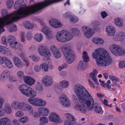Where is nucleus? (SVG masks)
Returning <instances> with one entry per match:
<instances>
[{"instance_id":"obj_18","label":"nucleus","mask_w":125,"mask_h":125,"mask_svg":"<svg viewBox=\"0 0 125 125\" xmlns=\"http://www.w3.org/2000/svg\"><path fill=\"white\" fill-rule=\"evenodd\" d=\"M106 30L108 36H111L114 35L115 30L114 27L110 26H108L106 28Z\"/></svg>"},{"instance_id":"obj_30","label":"nucleus","mask_w":125,"mask_h":125,"mask_svg":"<svg viewBox=\"0 0 125 125\" xmlns=\"http://www.w3.org/2000/svg\"><path fill=\"white\" fill-rule=\"evenodd\" d=\"M4 110L5 112L8 114H10L11 112V108L8 104L5 105Z\"/></svg>"},{"instance_id":"obj_1","label":"nucleus","mask_w":125,"mask_h":125,"mask_svg":"<svg viewBox=\"0 0 125 125\" xmlns=\"http://www.w3.org/2000/svg\"><path fill=\"white\" fill-rule=\"evenodd\" d=\"M74 90L76 95L77 97L81 104H76L75 105V110L84 113L86 112V109L88 111H91L93 106L90 107L92 103H94V100L91 95L82 85L77 84L74 87Z\"/></svg>"},{"instance_id":"obj_15","label":"nucleus","mask_w":125,"mask_h":125,"mask_svg":"<svg viewBox=\"0 0 125 125\" xmlns=\"http://www.w3.org/2000/svg\"><path fill=\"white\" fill-rule=\"evenodd\" d=\"M42 81L43 83L46 87H48L52 83V78L48 75H45L42 79Z\"/></svg>"},{"instance_id":"obj_62","label":"nucleus","mask_w":125,"mask_h":125,"mask_svg":"<svg viewBox=\"0 0 125 125\" xmlns=\"http://www.w3.org/2000/svg\"><path fill=\"white\" fill-rule=\"evenodd\" d=\"M40 69V68L38 66H35L34 68L36 72H39Z\"/></svg>"},{"instance_id":"obj_44","label":"nucleus","mask_w":125,"mask_h":125,"mask_svg":"<svg viewBox=\"0 0 125 125\" xmlns=\"http://www.w3.org/2000/svg\"><path fill=\"white\" fill-rule=\"evenodd\" d=\"M21 1L20 0L17 1L15 3L14 8L15 9H17L21 6Z\"/></svg>"},{"instance_id":"obj_29","label":"nucleus","mask_w":125,"mask_h":125,"mask_svg":"<svg viewBox=\"0 0 125 125\" xmlns=\"http://www.w3.org/2000/svg\"><path fill=\"white\" fill-rule=\"evenodd\" d=\"M115 24L119 27H121L123 26V22L122 19L118 18H116L115 20Z\"/></svg>"},{"instance_id":"obj_20","label":"nucleus","mask_w":125,"mask_h":125,"mask_svg":"<svg viewBox=\"0 0 125 125\" xmlns=\"http://www.w3.org/2000/svg\"><path fill=\"white\" fill-rule=\"evenodd\" d=\"M38 111L40 114L44 116H47L49 113L48 109L47 108L44 107L38 108Z\"/></svg>"},{"instance_id":"obj_8","label":"nucleus","mask_w":125,"mask_h":125,"mask_svg":"<svg viewBox=\"0 0 125 125\" xmlns=\"http://www.w3.org/2000/svg\"><path fill=\"white\" fill-rule=\"evenodd\" d=\"M7 15V14L2 18L0 17V34L4 31V26L12 23L9 17H8V19H6L5 18Z\"/></svg>"},{"instance_id":"obj_39","label":"nucleus","mask_w":125,"mask_h":125,"mask_svg":"<svg viewBox=\"0 0 125 125\" xmlns=\"http://www.w3.org/2000/svg\"><path fill=\"white\" fill-rule=\"evenodd\" d=\"M72 15L71 13L69 11L66 12L63 14L62 15V17L64 18H69L70 19L72 17Z\"/></svg>"},{"instance_id":"obj_27","label":"nucleus","mask_w":125,"mask_h":125,"mask_svg":"<svg viewBox=\"0 0 125 125\" xmlns=\"http://www.w3.org/2000/svg\"><path fill=\"white\" fill-rule=\"evenodd\" d=\"M43 37L41 34L36 33L33 39L37 42H41L43 39Z\"/></svg>"},{"instance_id":"obj_60","label":"nucleus","mask_w":125,"mask_h":125,"mask_svg":"<svg viewBox=\"0 0 125 125\" xmlns=\"http://www.w3.org/2000/svg\"><path fill=\"white\" fill-rule=\"evenodd\" d=\"M64 124L65 125H72V123L68 120L65 121L64 122Z\"/></svg>"},{"instance_id":"obj_50","label":"nucleus","mask_w":125,"mask_h":125,"mask_svg":"<svg viewBox=\"0 0 125 125\" xmlns=\"http://www.w3.org/2000/svg\"><path fill=\"white\" fill-rule=\"evenodd\" d=\"M69 116H68L67 117V119L71 121H73L75 120L74 117L73 116L70 114H68Z\"/></svg>"},{"instance_id":"obj_51","label":"nucleus","mask_w":125,"mask_h":125,"mask_svg":"<svg viewBox=\"0 0 125 125\" xmlns=\"http://www.w3.org/2000/svg\"><path fill=\"white\" fill-rule=\"evenodd\" d=\"M24 113L21 111H18L16 113L15 116L17 117H21L23 115Z\"/></svg>"},{"instance_id":"obj_45","label":"nucleus","mask_w":125,"mask_h":125,"mask_svg":"<svg viewBox=\"0 0 125 125\" xmlns=\"http://www.w3.org/2000/svg\"><path fill=\"white\" fill-rule=\"evenodd\" d=\"M8 58L4 57H0V64H2L4 63H5Z\"/></svg>"},{"instance_id":"obj_54","label":"nucleus","mask_w":125,"mask_h":125,"mask_svg":"<svg viewBox=\"0 0 125 125\" xmlns=\"http://www.w3.org/2000/svg\"><path fill=\"white\" fill-rule=\"evenodd\" d=\"M7 78L2 73L0 75V80L1 81H5Z\"/></svg>"},{"instance_id":"obj_6","label":"nucleus","mask_w":125,"mask_h":125,"mask_svg":"<svg viewBox=\"0 0 125 125\" xmlns=\"http://www.w3.org/2000/svg\"><path fill=\"white\" fill-rule=\"evenodd\" d=\"M109 48L111 52L115 56L121 55L125 54V50L119 45H111Z\"/></svg>"},{"instance_id":"obj_47","label":"nucleus","mask_w":125,"mask_h":125,"mask_svg":"<svg viewBox=\"0 0 125 125\" xmlns=\"http://www.w3.org/2000/svg\"><path fill=\"white\" fill-rule=\"evenodd\" d=\"M13 0H9L7 1L6 5L9 8H11L13 4Z\"/></svg>"},{"instance_id":"obj_34","label":"nucleus","mask_w":125,"mask_h":125,"mask_svg":"<svg viewBox=\"0 0 125 125\" xmlns=\"http://www.w3.org/2000/svg\"><path fill=\"white\" fill-rule=\"evenodd\" d=\"M54 56L56 58H58L61 56V54L58 50L56 51H55L53 52Z\"/></svg>"},{"instance_id":"obj_7","label":"nucleus","mask_w":125,"mask_h":125,"mask_svg":"<svg viewBox=\"0 0 125 125\" xmlns=\"http://www.w3.org/2000/svg\"><path fill=\"white\" fill-rule=\"evenodd\" d=\"M82 57L83 61H81L79 62L77 67L78 69L81 70L84 69L85 67L86 62H87L89 60V57L85 51L83 52Z\"/></svg>"},{"instance_id":"obj_13","label":"nucleus","mask_w":125,"mask_h":125,"mask_svg":"<svg viewBox=\"0 0 125 125\" xmlns=\"http://www.w3.org/2000/svg\"><path fill=\"white\" fill-rule=\"evenodd\" d=\"M49 22L52 27L57 28L62 26V24L59 21L55 19H52L50 20Z\"/></svg>"},{"instance_id":"obj_63","label":"nucleus","mask_w":125,"mask_h":125,"mask_svg":"<svg viewBox=\"0 0 125 125\" xmlns=\"http://www.w3.org/2000/svg\"><path fill=\"white\" fill-rule=\"evenodd\" d=\"M39 58L38 57H36L35 56H33L32 57V59L34 61H37L39 60Z\"/></svg>"},{"instance_id":"obj_16","label":"nucleus","mask_w":125,"mask_h":125,"mask_svg":"<svg viewBox=\"0 0 125 125\" xmlns=\"http://www.w3.org/2000/svg\"><path fill=\"white\" fill-rule=\"evenodd\" d=\"M8 41L11 47L16 48V44L17 43V41L15 42V38L14 37L12 36H9L7 38Z\"/></svg>"},{"instance_id":"obj_33","label":"nucleus","mask_w":125,"mask_h":125,"mask_svg":"<svg viewBox=\"0 0 125 125\" xmlns=\"http://www.w3.org/2000/svg\"><path fill=\"white\" fill-rule=\"evenodd\" d=\"M40 120L41 124H44L47 123L48 119L46 117H42L40 118Z\"/></svg>"},{"instance_id":"obj_11","label":"nucleus","mask_w":125,"mask_h":125,"mask_svg":"<svg viewBox=\"0 0 125 125\" xmlns=\"http://www.w3.org/2000/svg\"><path fill=\"white\" fill-rule=\"evenodd\" d=\"M87 26H84L82 28V31L84 32V34L85 36L87 38H89L93 35L94 32L91 28L87 30Z\"/></svg>"},{"instance_id":"obj_55","label":"nucleus","mask_w":125,"mask_h":125,"mask_svg":"<svg viewBox=\"0 0 125 125\" xmlns=\"http://www.w3.org/2000/svg\"><path fill=\"white\" fill-rule=\"evenodd\" d=\"M36 89L39 92H42L43 90L42 85H39L38 86L36 87Z\"/></svg>"},{"instance_id":"obj_5","label":"nucleus","mask_w":125,"mask_h":125,"mask_svg":"<svg viewBox=\"0 0 125 125\" xmlns=\"http://www.w3.org/2000/svg\"><path fill=\"white\" fill-rule=\"evenodd\" d=\"M56 40L58 41L66 42L72 39L73 35L70 32L63 30L58 32L56 34Z\"/></svg>"},{"instance_id":"obj_24","label":"nucleus","mask_w":125,"mask_h":125,"mask_svg":"<svg viewBox=\"0 0 125 125\" xmlns=\"http://www.w3.org/2000/svg\"><path fill=\"white\" fill-rule=\"evenodd\" d=\"M40 67H42V69L45 72L48 71V68L50 69H52L53 68V67L52 65H49L48 66V64L47 63L46 64L45 63L41 64Z\"/></svg>"},{"instance_id":"obj_14","label":"nucleus","mask_w":125,"mask_h":125,"mask_svg":"<svg viewBox=\"0 0 125 125\" xmlns=\"http://www.w3.org/2000/svg\"><path fill=\"white\" fill-rule=\"evenodd\" d=\"M25 103L18 101H14L11 104V106L14 109L23 110Z\"/></svg>"},{"instance_id":"obj_3","label":"nucleus","mask_w":125,"mask_h":125,"mask_svg":"<svg viewBox=\"0 0 125 125\" xmlns=\"http://www.w3.org/2000/svg\"><path fill=\"white\" fill-rule=\"evenodd\" d=\"M94 58L96 60V63L99 66H106L110 64L112 59L107 51L104 49L100 48L96 49L92 53Z\"/></svg>"},{"instance_id":"obj_53","label":"nucleus","mask_w":125,"mask_h":125,"mask_svg":"<svg viewBox=\"0 0 125 125\" xmlns=\"http://www.w3.org/2000/svg\"><path fill=\"white\" fill-rule=\"evenodd\" d=\"M1 41L3 44L5 45H7V43L6 42V39L5 36H3L1 38Z\"/></svg>"},{"instance_id":"obj_32","label":"nucleus","mask_w":125,"mask_h":125,"mask_svg":"<svg viewBox=\"0 0 125 125\" xmlns=\"http://www.w3.org/2000/svg\"><path fill=\"white\" fill-rule=\"evenodd\" d=\"M60 84L62 88H66L68 87L69 83V82L67 81L64 80L61 82Z\"/></svg>"},{"instance_id":"obj_58","label":"nucleus","mask_w":125,"mask_h":125,"mask_svg":"<svg viewBox=\"0 0 125 125\" xmlns=\"http://www.w3.org/2000/svg\"><path fill=\"white\" fill-rule=\"evenodd\" d=\"M98 41H99L98 38H94L92 39L93 42L96 44H98Z\"/></svg>"},{"instance_id":"obj_25","label":"nucleus","mask_w":125,"mask_h":125,"mask_svg":"<svg viewBox=\"0 0 125 125\" xmlns=\"http://www.w3.org/2000/svg\"><path fill=\"white\" fill-rule=\"evenodd\" d=\"M23 25L25 28L27 29H32L34 27L33 25L28 21L24 22Z\"/></svg>"},{"instance_id":"obj_49","label":"nucleus","mask_w":125,"mask_h":125,"mask_svg":"<svg viewBox=\"0 0 125 125\" xmlns=\"http://www.w3.org/2000/svg\"><path fill=\"white\" fill-rule=\"evenodd\" d=\"M117 37L121 38L122 39H123L125 37L124 33L123 32H120L118 33V34L116 35Z\"/></svg>"},{"instance_id":"obj_22","label":"nucleus","mask_w":125,"mask_h":125,"mask_svg":"<svg viewBox=\"0 0 125 125\" xmlns=\"http://www.w3.org/2000/svg\"><path fill=\"white\" fill-rule=\"evenodd\" d=\"M42 31L46 35L47 39H49L50 38L49 35L51 33L52 31H50L48 28L45 26L43 27L42 29Z\"/></svg>"},{"instance_id":"obj_43","label":"nucleus","mask_w":125,"mask_h":125,"mask_svg":"<svg viewBox=\"0 0 125 125\" xmlns=\"http://www.w3.org/2000/svg\"><path fill=\"white\" fill-rule=\"evenodd\" d=\"M1 73L7 78L10 76V72L7 70H6L3 72Z\"/></svg>"},{"instance_id":"obj_19","label":"nucleus","mask_w":125,"mask_h":125,"mask_svg":"<svg viewBox=\"0 0 125 125\" xmlns=\"http://www.w3.org/2000/svg\"><path fill=\"white\" fill-rule=\"evenodd\" d=\"M13 60L16 66L19 67H22L23 66V64L21 61L16 57H13Z\"/></svg>"},{"instance_id":"obj_42","label":"nucleus","mask_w":125,"mask_h":125,"mask_svg":"<svg viewBox=\"0 0 125 125\" xmlns=\"http://www.w3.org/2000/svg\"><path fill=\"white\" fill-rule=\"evenodd\" d=\"M17 30V28L15 25L10 27L9 28V31L10 32L15 31Z\"/></svg>"},{"instance_id":"obj_9","label":"nucleus","mask_w":125,"mask_h":125,"mask_svg":"<svg viewBox=\"0 0 125 125\" xmlns=\"http://www.w3.org/2000/svg\"><path fill=\"white\" fill-rule=\"evenodd\" d=\"M38 51L42 56L45 57V59L49 60V57L51 55V54L49 50L45 47L41 46L39 47Z\"/></svg>"},{"instance_id":"obj_28","label":"nucleus","mask_w":125,"mask_h":125,"mask_svg":"<svg viewBox=\"0 0 125 125\" xmlns=\"http://www.w3.org/2000/svg\"><path fill=\"white\" fill-rule=\"evenodd\" d=\"M23 110L29 111L30 114L31 115L33 114V109L28 104H25V106H24Z\"/></svg>"},{"instance_id":"obj_40","label":"nucleus","mask_w":125,"mask_h":125,"mask_svg":"<svg viewBox=\"0 0 125 125\" xmlns=\"http://www.w3.org/2000/svg\"><path fill=\"white\" fill-rule=\"evenodd\" d=\"M28 119L27 117H22L19 118V121L22 123H25L26 122Z\"/></svg>"},{"instance_id":"obj_35","label":"nucleus","mask_w":125,"mask_h":125,"mask_svg":"<svg viewBox=\"0 0 125 125\" xmlns=\"http://www.w3.org/2000/svg\"><path fill=\"white\" fill-rule=\"evenodd\" d=\"M7 66L9 68H11L13 67L12 63L9 59H8L5 63Z\"/></svg>"},{"instance_id":"obj_56","label":"nucleus","mask_w":125,"mask_h":125,"mask_svg":"<svg viewBox=\"0 0 125 125\" xmlns=\"http://www.w3.org/2000/svg\"><path fill=\"white\" fill-rule=\"evenodd\" d=\"M50 49L52 53L55 51H56L58 50L55 47L54 45L51 46L50 47Z\"/></svg>"},{"instance_id":"obj_57","label":"nucleus","mask_w":125,"mask_h":125,"mask_svg":"<svg viewBox=\"0 0 125 125\" xmlns=\"http://www.w3.org/2000/svg\"><path fill=\"white\" fill-rule=\"evenodd\" d=\"M101 15L103 18H105L108 15L107 13L105 11L101 12Z\"/></svg>"},{"instance_id":"obj_59","label":"nucleus","mask_w":125,"mask_h":125,"mask_svg":"<svg viewBox=\"0 0 125 125\" xmlns=\"http://www.w3.org/2000/svg\"><path fill=\"white\" fill-rule=\"evenodd\" d=\"M119 67L122 68L125 67V63L123 62H121L119 63Z\"/></svg>"},{"instance_id":"obj_26","label":"nucleus","mask_w":125,"mask_h":125,"mask_svg":"<svg viewBox=\"0 0 125 125\" xmlns=\"http://www.w3.org/2000/svg\"><path fill=\"white\" fill-rule=\"evenodd\" d=\"M0 52L4 54L6 53L9 55L11 54V53L10 52L9 50L7 48L1 45H0Z\"/></svg>"},{"instance_id":"obj_36","label":"nucleus","mask_w":125,"mask_h":125,"mask_svg":"<svg viewBox=\"0 0 125 125\" xmlns=\"http://www.w3.org/2000/svg\"><path fill=\"white\" fill-rule=\"evenodd\" d=\"M71 32L73 34H74V35H79L80 32L79 31L77 28H73L71 30Z\"/></svg>"},{"instance_id":"obj_31","label":"nucleus","mask_w":125,"mask_h":125,"mask_svg":"<svg viewBox=\"0 0 125 125\" xmlns=\"http://www.w3.org/2000/svg\"><path fill=\"white\" fill-rule=\"evenodd\" d=\"M4 100L2 98H0V116H2L4 115V113L1 110L2 105L3 104Z\"/></svg>"},{"instance_id":"obj_61","label":"nucleus","mask_w":125,"mask_h":125,"mask_svg":"<svg viewBox=\"0 0 125 125\" xmlns=\"http://www.w3.org/2000/svg\"><path fill=\"white\" fill-rule=\"evenodd\" d=\"M9 80L11 81H16V77L15 76H11L9 78Z\"/></svg>"},{"instance_id":"obj_23","label":"nucleus","mask_w":125,"mask_h":125,"mask_svg":"<svg viewBox=\"0 0 125 125\" xmlns=\"http://www.w3.org/2000/svg\"><path fill=\"white\" fill-rule=\"evenodd\" d=\"M10 120L7 117L4 118L0 120V125H11L10 123Z\"/></svg>"},{"instance_id":"obj_17","label":"nucleus","mask_w":125,"mask_h":125,"mask_svg":"<svg viewBox=\"0 0 125 125\" xmlns=\"http://www.w3.org/2000/svg\"><path fill=\"white\" fill-rule=\"evenodd\" d=\"M24 80L25 83L29 85H31L34 84L35 82L33 78L29 76L24 77Z\"/></svg>"},{"instance_id":"obj_12","label":"nucleus","mask_w":125,"mask_h":125,"mask_svg":"<svg viewBox=\"0 0 125 125\" xmlns=\"http://www.w3.org/2000/svg\"><path fill=\"white\" fill-rule=\"evenodd\" d=\"M60 103L63 106L66 107H68L70 105V102L68 100L66 95L62 94L60 96Z\"/></svg>"},{"instance_id":"obj_38","label":"nucleus","mask_w":125,"mask_h":125,"mask_svg":"<svg viewBox=\"0 0 125 125\" xmlns=\"http://www.w3.org/2000/svg\"><path fill=\"white\" fill-rule=\"evenodd\" d=\"M109 77L112 81H115L117 82H118L120 81V79L115 76L110 75Z\"/></svg>"},{"instance_id":"obj_46","label":"nucleus","mask_w":125,"mask_h":125,"mask_svg":"<svg viewBox=\"0 0 125 125\" xmlns=\"http://www.w3.org/2000/svg\"><path fill=\"white\" fill-rule=\"evenodd\" d=\"M17 76L20 78H21L23 77L24 78L25 77V75L23 74V73L21 71H19L17 73Z\"/></svg>"},{"instance_id":"obj_64","label":"nucleus","mask_w":125,"mask_h":125,"mask_svg":"<svg viewBox=\"0 0 125 125\" xmlns=\"http://www.w3.org/2000/svg\"><path fill=\"white\" fill-rule=\"evenodd\" d=\"M13 124L14 125H19V123L18 121L16 120H14L13 121Z\"/></svg>"},{"instance_id":"obj_52","label":"nucleus","mask_w":125,"mask_h":125,"mask_svg":"<svg viewBox=\"0 0 125 125\" xmlns=\"http://www.w3.org/2000/svg\"><path fill=\"white\" fill-rule=\"evenodd\" d=\"M26 38L28 40H31L32 38L31 33L30 32H28L26 35Z\"/></svg>"},{"instance_id":"obj_48","label":"nucleus","mask_w":125,"mask_h":125,"mask_svg":"<svg viewBox=\"0 0 125 125\" xmlns=\"http://www.w3.org/2000/svg\"><path fill=\"white\" fill-rule=\"evenodd\" d=\"M25 33L24 32H21L20 34V37L21 38V41L22 42H24L25 41L24 37Z\"/></svg>"},{"instance_id":"obj_41","label":"nucleus","mask_w":125,"mask_h":125,"mask_svg":"<svg viewBox=\"0 0 125 125\" xmlns=\"http://www.w3.org/2000/svg\"><path fill=\"white\" fill-rule=\"evenodd\" d=\"M71 21L73 23H75L78 21V18L74 16H72L70 19Z\"/></svg>"},{"instance_id":"obj_2","label":"nucleus","mask_w":125,"mask_h":125,"mask_svg":"<svg viewBox=\"0 0 125 125\" xmlns=\"http://www.w3.org/2000/svg\"><path fill=\"white\" fill-rule=\"evenodd\" d=\"M19 89L26 96L31 97L28 99V101L33 105L43 106L46 104V102L42 100L33 98L36 95V93L30 87L25 84H22L19 86Z\"/></svg>"},{"instance_id":"obj_37","label":"nucleus","mask_w":125,"mask_h":125,"mask_svg":"<svg viewBox=\"0 0 125 125\" xmlns=\"http://www.w3.org/2000/svg\"><path fill=\"white\" fill-rule=\"evenodd\" d=\"M20 56L21 57L22 59H24V60H25V65L27 66V67L29 65V62L27 60H25L24 54L23 53H21L20 54Z\"/></svg>"},{"instance_id":"obj_21","label":"nucleus","mask_w":125,"mask_h":125,"mask_svg":"<svg viewBox=\"0 0 125 125\" xmlns=\"http://www.w3.org/2000/svg\"><path fill=\"white\" fill-rule=\"evenodd\" d=\"M93 106L94 107V110L96 113L99 114L101 112L102 110V108L98 104L95 103L94 104V103L93 104L91 103L90 105V106H93Z\"/></svg>"},{"instance_id":"obj_4","label":"nucleus","mask_w":125,"mask_h":125,"mask_svg":"<svg viewBox=\"0 0 125 125\" xmlns=\"http://www.w3.org/2000/svg\"><path fill=\"white\" fill-rule=\"evenodd\" d=\"M62 51L64 56L66 62L69 64L71 63L74 60L75 55L70 49L69 45L62 46Z\"/></svg>"},{"instance_id":"obj_10","label":"nucleus","mask_w":125,"mask_h":125,"mask_svg":"<svg viewBox=\"0 0 125 125\" xmlns=\"http://www.w3.org/2000/svg\"><path fill=\"white\" fill-rule=\"evenodd\" d=\"M49 118L51 122L55 123H61L62 122V121L60 120L59 116L54 112H52L50 114Z\"/></svg>"}]
</instances>
